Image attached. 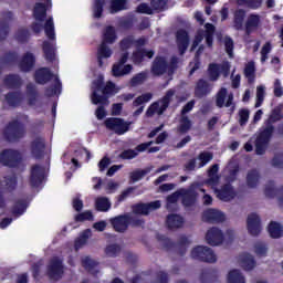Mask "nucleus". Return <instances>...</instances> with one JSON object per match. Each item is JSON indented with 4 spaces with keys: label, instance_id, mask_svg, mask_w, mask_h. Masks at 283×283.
I'll list each match as a JSON object with an SVG mask.
<instances>
[{
    "label": "nucleus",
    "instance_id": "obj_1",
    "mask_svg": "<svg viewBox=\"0 0 283 283\" xmlns=\"http://www.w3.org/2000/svg\"><path fill=\"white\" fill-rule=\"evenodd\" d=\"M95 90L91 95L93 105H109V96L114 95L116 84L109 81L105 84L103 78H98L94 82Z\"/></svg>",
    "mask_w": 283,
    "mask_h": 283
},
{
    "label": "nucleus",
    "instance_id": "obj_2",
    "mask_svg": "<svg viewBox=\"0 0 283 283\" xmlns=\"http://www.w3.org/2000/svg\"><path fill=\"white\" fill-rule=\"evenodd\" d=\"M3 136L7 143H19L21 138H25V125L19 119H13L4 127Z\"/></svg>",
    "mask_w": 283,
    "mask_h": 283
},
{
    "label": "nucleus",
    "instance_id": "obj_3",
    "mask_svg": "<svg viewBox=\"0 0 283 283\" xmlns=\"http://www.w3.org/2000/svg\"><path fill=\"white\" fill-rule=\"evenodd\" d=\"M158 240L159 242H161V247H164L166 251H174L177 249V253L181 258L182 255H185V253H187V247H189V239L186 235H181L177 243L165 235H160Z\"/></svg>",
    "mask_w": 283,
    "mask_h": 283
},
{
    "label": "nucleus",
    "instance_id": "obj_4",
    "mask_svg": "<svg viewBox=\"0 0 283 283\" xmlns=\"http://www.w3.org/2000/svg\"><path fill=\"white\" fill-rule=\"evenodd\" d=\"M23 161V155L21 151L8 148L1 151L0 163L3 167H10L11 169H17Z\"/></svg>",
    "mask_w": 283,
    "mask_h": 283
},
{
    "label": "nucleus",
    "instance_id": "obj_5",
    "mask_svg": "<svg viewBox=\"0 0 283 283\" xmlns=\"http://www.w3.org/2000/svg\"><path fill=\"white\" fill-rule=\"evenodd\" d=\"M65 274V265H63V259L59 256H53L46 266V275L49 280L53 282H59L63 280V275Z\"/></svg>",
    "mask_w": 283,
    "mask_h": 283
},
{
    "label": "nucleus",
    "instance_id": "obj_6",
    "mask_svg": "<svg viewBox=\"0 0 283 283\" xmlns=\"http://www.w3.org/2000/svg\"><path fill=\"white\" fill-rule=\"evenodd\" d=\"M191 259L199 260V262H207L208 264H214L218 262L216 252L207 245H197L191 250Z\"/></svg>",
    "mask_w": 283,
    "mask_h": 283
},
{
    "label": "nucleus",
    "instance_id": "obj_7",
    "mask_svg": "<svg viewBox=\"0 0 283 283\" xmlns=\"http://www.w3.org/2000/svg\"><path fill=\"white\" fill-rule=\"evenodd\" d=\"M104 125L109 132H114L117 136H123L129 132L132 123L125 122L120 117H108L105 119Z\"/></svg>",
    "mask_w": 283,
    "mask_h": 283
},
{
    "label": "nucleus",
    "instance_id": "obj_8",
    "mask_svg": "<svg viewBox=\"0 0 283 283\" xmlns=\"http://www.w3.org/2000/svg\"><path fill=\"white\" fill-rule=\"evenodd\" d=\"M45 180V168L39 164H34L30 170L29 185L31 189H39Z\"/></svg>",
    "mask_w": 283,
    "mask_h": 283
},
{
    "label": "nucleus",
    "instance_id": "obj_9",
    "mask_svg": "<svg viewBox=\"0 0 283 283\" xmlns=\"http://www.w3.org/2000/svg\"><path fill=\"white\" fill-rule=\"evenodd\" d=\"M30 151L34 160H43L45 158V139L43 137H36L30 144Z\"/></svg>",
    "mask_w": 283,
    "mask_h": 283
},
{
    "label": "nucleus",
    "instance_id": "obj_10",
    "mask_svg": "<svg viewBox=\"0 0 283 283\" xmlns=\"http://www.w3.org/2000/svg\"><path fill=\"white\" fill-rule=\"evenodd\" d=\"M211 92H213V84H211L209 81L199 78L195 83V98H207Z\"/></svg>",
    "mask_w": 283,
    "mask_h": 283
},
{
    "label": "nucleus",
    "instance_id": "obj_11",
    "mask_svg": "<svg viewBox=\"0 0 283 283\" xmlns=\"http://www.w3.org/2000/svg\"><path fill=\"white\" fill-rule=\"evenodd\" d=\"M214 193H217V198L222 202H231V200H235L238 196V192L229 182L221 186L220 189H216Z\"/></svg>",
    "mask_w": 283,
    "mask_h": 283
},
{
    "label": "nucleus",
    "instance_id": "obj_12",
    "mask_svg": "<svg viewBox=\"0 0 283 283\" xmlns=\"http://www.w3.org/2000/svg\"><path fill=\"white\" fill-rule=\"evenodd\" d=\"M161 205L160 201H153L148 203H136L132 207L133 213L136 216H149L151 211H156V209H160Z\"/></svg>",
    "mask_w": 283,
    "mask_h": 283
},
{
    "label": "nucleus",
    "instance_id": "obj_13",
    "mask_svg": "<svg viewBox=\"0 0 283 283\" xmlns=\"http://www.w3.org/2000/svg\"><path fill=\"white\" fill-rule=\"evenodd\" d=\"M169 63L165 56H156L153 61L150 72L153 76H163L164 74H168Z\"/></svg>",
    "mask_w": 283,
    "mask_h": 283
},
{
    "label": "nucleus",
    "instance_id": "obj_14",
    "mask_svg": "<svg viewBox=\"0 0 283 283\" xmlns=\"http://www.w3.org/2000/svg\"><path fill=\"white\" fill-rule=\"evenodd\" d=\"M247 224H248V232L250 233V235H253L255 238L260 235V233H262V221L260 219V216H258V213L252 212L251 214H249Z\"/></svg>",
    "mask_w": 283,
    "mask_h": 283
},
{
    "label": "nucleus",
    "instance_id": "obj_15",
    "mask_svg": "<svg viewBox=\"0 0 283 283\" xmlns=\"http://www.w3.org/2000/svg\"><path fill=\"white\" fill-rule=\"evenodd\" d=\"M227 101V102H226ZM226 102V104H224ZM216 105L220 109L222 107H231V112H235V104H233V94H230L227 99V88L222 87L216 95Z\"/></svg>",
    "mask_w": 283,
    "mask_h": 283
},
{
    "label": "nucleus",
    "instance_id": "obj_16",
    "mask_svg": "<svg viewBox=\"0 0 283 283\" xmlns=\"http://www.w3.org/2000/svg\"><path fill=\"white\" fill-rule=\"evenodd\" d=\"M129 214H119L111 219V224L116 233H125L129 229Z\"/></svg>",
    "mask_w": 283,
    "mask_h": 283
},
{
    "label": "nucleus",
    "instance_id": "obj_17",
    "mask_svg": "<svg viewBox=\"0 0 283 283\" xmlns=\"http://www.w3.org/2000/svg\"><path fill=\"white\" fill-rule=\"evenodd\" d=\"M206 241L208 244H210V247H219V244L224 242V233H222V230L219 228L212 227L206 233Z\"/></svg>",
    "mask_w": 283,
    "mask_h": 283
},
{
    "label": "nucleus",
    "instance_id": "obj_18",
    "mask_svg": "<svg viewBox=\"0 0 283 283\" xmlns=\"http://www.w3.org/2000/svg\"><path fill=\"white\" fill-rule=\"evenodd\" d=\"M264 195L266 198H277L280 207H283V186L275 188V181L270 180L265 186Z\"/></svg>",
    "mask_w": 283,
    "mask_h": 283
},
{
    "label": "nucleus",
    "instance_id": "obj_19",
    "mask_svg": "<svg viewBox=\"0 0 283 283\" xmlns=\"http://www.w3.org/2000/svg\"><path fill=\"white\" fill-rule=\"evenodd\" d=\"M202 220H205V222H209L210 224H218L220 222H224L226 217L222 211L210 208L203 212Z\"/></svg>",
    "mask_w": 283,
    "mask_h": 283
},
{
    "label": "nucleus",
    "instance_id": "obj_20",
    "mask_svg": "<svg viewBox=\"0 0 283 283\" xmlns=\"http://www.w3.org/2000/svg\"><path fill=\"white\" fill-rule=\"evenodd\" d=\"M48 6L52 8V0H46V4L42 2H36L33 8V18L35 21L43 23L48 19Z\"/></svg>",
    "mask_w": 283,
    "mask_h": 283
},
{
    "label": "nucleus",
    "instance_id": "obj_21",
    "mask_svg": "<svg viewBox=\"0 0 283 283\" xmlns=\"http://www.w3.org/2000/svg\"><path fill=\"white\" fill-rule=\"evenodd\" d=\"M260 25H262V17L258 13H250L245 21L247 36H250V34H253L255 30H259Z\"/></svg>",
    "mask_w": 283,
    "mask_h": 283
},
{
    "label": "nucleus",
    "instance_id": "obj_22",
    "mask_svg": "<svg viewBox=\"0 0 283 283\" xmlns=\"http://www.w3.org/2000/svg\"><path fill=\"white\" fill-rule=\"evenodd\" d=\"M54 78V73L49 67L38 69L34 73V81L38 85H46Z\"/></svg>",
    "mask_w": 283,
    "mask_h": 283
},
{
    "label": "nucleus",
    "instance_id": "obj_23",
    "mask_svg": "<svg viewBox=\"0 0 283 283\" xmlns=\"http://www.w3.org/2000/svg\"><path fill=\"white\" fill-rule=\"evenodd\" d=\"M177 39V48L179 50V54H185L187 52V48H189V33L185 29H180L176 33Z\"/></svg>",
    "mask_w": 283,
    "mask_h": 283
},
{
    "label": "nucleus",
    "instance_id": "obj_24",
    "mask_svg": "<svg viewBox=\"0 0 283 283\" xmlns=\"http://www.w3.org/2000/svg\"><path fill=\"white\" fill-rule=\"evenodd\" d=\"M154 54L156 52L154 50H147V49H137L132 54V61L134 65H140L143 61L146 59H154Z\"/></svg>",
    "mask_w": 283,
    "mask_h": 283
},
{
    "label": "nucleus",
    "instance_id": "obj_25",
    "mask_svg": "<svg viewBox=\"0 0 283 283\" xmlns=\"http://www.w3.org/2000/svg\"><path fill=\"white\" fill-rule=\"evenodd\" d=\"M34 63H36V57H34V54H32L31 52H27L22 56L19 63V67L21 72H32V70L34 69Z\"/></svg>",
    "mask_w": 283,
    "mask_h": 283
},
{
    "label": "nucleus",
    "instance_id": "obj_26",
    "mask_svg": "<svg viewBox=\"0 0 283 283\" xmlns=\"http://www.w3.org/2000/svg\"><path fill=\"white\" fill-rule=\"evenodd\" d=\"M184 224L185 218H182L180 214L171 213L166 218V227L170 231H174V229H182Z\"/></svg>",
    "mask_w": 283,
    "mask_h": 283
},
{
    "label": "nucleus",
    "instance_id": "obj_27",
    "mask_svg": "<svg viewBox=\"0 0 283 283\" xmlns=\"http://www.w3.org/2000/svg\"><path fill=\"white\" fill-rule=\"evenodd\" d=\"M42 52L45 61L49 63H54V61H56V48L52 42L44 40L42 43Z\"/></svg>",
    "mask_w": 283,
    "mask_h": 283
},
{
    "label": "nucleus",
    "instance_id": "obj_28",
    "mask_svg": "<svg viewBox=\"0 0 283 283\" xmlns=\"http://www.w3.org/2000/svg\"><path fill=\"white\" fill-rule=\"evenodd\" d=\"M197 200H198V192L195 189L189 188L181 192V203L184 205V207H193Z\"/></svg>",
    "mask_w": 283,
    "mask_h": 283
},
{
    "label": "nucleus",
    "instance_id": "obj_29",
    "mask_svg": "<svg viewBox=\"0 0 283 283\" xmlns=\"http://www.w3.org/2000/svg\"><path fill=\"white\" fill-rule=\"evenodd\" d=\"M218 277H220V273L218 270L213 268L203 269L200 274L201 283H216L218 282Z\"/></svg>",
    "mask_w": 283,
    "mask_h": 283
},
{
    "label": "nucleus",
    "instance_id": "obj_30",
    "mask_svg": "<svg viewBox=\"0 0 283 283\" xmlns=\"http://www.w3.org/2000/svg\"><path fill=\"white\" fill-rule=\"evenodd\" d=\"M3 83L8 90H21L23 80L19 74H9L4 77Z\"/></svg>",
    "mask_w": 283,
    "mask_h": 283
},
{
    "label": "nucleus",
    "instance_id": "obj_31",
    "mask_svg": "<svg viewBox=\"0 0 283 283\" xmlns=\"http://www.w3.org/2000/svg\"><path fill=\"white\" fill-rule=\"evenodd\" d=\"M25 211H28V201L25 199H18L11 208V216L13 218H21Z\"/></svg>",
    "mask_w": 283,
    "mask_h": 283
},
{
    "label": "nucleus",
    "instance_id": "obj_32",
    "mask_svg": "<svg viewBox=\"0 0 283 283\" xmlns=\"http://www.w3.org/2000/svg\"><path fill=\"white\" fill-rule=\"evenodd\" d=\"M275 132V126L273 124L268 123L266 126L259 133L256 140H261L263 143H271V138H273V133Z\"/></svg>",
    "mask_w": 283,
    "mask_h": 283
},
{
    "label": "nucleus",
    "instance_id": "obj_33",
    "mask_svg": "<svg viewBox=\"0 0 283 283\" xmlns=\"http://www.w3.org/2000/svg\"><path fill=\"white\" fill-rule=\"evenodd\" d=\"M4 101L9 105V107H19L21 105V92H9L4 95Z\"/></svg>",
    "mask_w": 283,
    "mask_h": 283
},
{
    "label": "nucleus",
    "instance_id": "obj_34",
    "mask_svg": "<svg viewBox=\"0 0 283 283\" xmlns=\"http://www.w3.org/2000/svg\"><path fill=\"white\" fill-rule=\"evenodd\" d=\"M0 63L1 65H17L19 63V53L14 51H9L6 52L1 57H0Z\"/></svg>",
    "mask_w": 283,
    "mask_h": 283
},
{
    "label": "nucleus",
    "instance_id": "obj_35",
    "mask_svg": "<svg viewBox=\"0 0 283 283\" xmlns=\"http://www.w3.org/2000/svg\"><path fill=\"white\" fill-rule=\"evenodd\" d=\"M82 266L91 273V275H98V270H96V266H98V261L92 260L90 256H85L82 259Z\"/></svg>",
    "mask_w": 283,
    "mask_h": 283
},
{
    "label": "nucleus",
    "instance_id": "obj_36",
    "mask_svg": "<svg viewBox=\"0 0 283 283\" xmlns=\"http://www.w3.org/2000/svg\"><path fill=\"white\" fill-rule=\"evenodd\" d=\"M116 39H118V36L116 35V29L113 25L106 27L103 33L102 43H108L109 45H112L116 42Z\"/></svg>",
    "mask_w": 283,
    "mask_h": 283
},
{
    "label": "nucleus",
    "instance_id": "obj_37",
    "mask_svg": "<svg viewBox=\"0 0 283 283\" xmlns=\"http://www.w3.org/2000/svg\"><path fill=\"white\" fill-rule=\"evenodd\" d=\"M62 90L63 84L61 83V80H59V77H55V84L44 90V96H46V98H52V96L61 94Z\"/></svg>",
    "mask_w": 283,
    "mask_h": 283
},
{
    "label": "nucleus",
    "instance_id": "obj_38",
    "mask_svg": "<svg viewBox=\"0 0 283 283\" xmlns=\"http://www.w3.org/2000/svg\"><path fill=\"white\" fill-rule=\"evenodd\" d=\"M260 184V171L258 169H251L247 175V186L249 189H255Z\"/></svg>",
    "mask_w": 283,
    "mask_h": 283
},
{
    "label": "nucleus",
    "instance_id": "obj_39",
    "mask_svg": "<svg viewBox=\"0 0 283 283\" xmlns=\"http://www.w3.org/2000/svg\"><path fill=\"white\" fill-rule=\"evenodd\" d=\"M220 170V166L218 164H213L208 169V179L207 185H218L220 182V177L218 176V171Z\"/></svg>",
    "mask_w": 283,
    "mask_h": 283
},
{
    "label": "nucleus",
    "instance_id": "obj_40",
    "mask_svg": "<svg viewBox=\"0 0 283 283\" xmlns=\"http://www.w3.org/2000/svg\"><path fill=\"white\" fill-rule=\"evenodd\" d=\"M268 231L270 233V238L277 240L283 235L282 224L277 223V221H271L268 227Z\"/></svg>",
    "mask_w": 283,
    "mask_h": 283
},
{
    "label": "nucleus",
    "instance_id": "obj_41",
    "mask_svg": "<svg viewBox=\"0 0 283 283\" xmlns=\"http://www.w3.org/2000/svg\"><path fill=\"white\" fill-rule=\"evenodd\" d=\"M244 19H247V11L244 9H238L234 11L233 25L237 30H242L244 25Z\"/></svg>",
    "mask_w": 283,
    "mask_h": 283
},
{
    "label": "nucleus",
    "instance_id": "obj_42",
    "mask_svg": "<svg viewBox=\"0 0 283 283\" xmlns=\"http://www.w3.org/2000/svg\"><path fill=\"white\" fill-rule=\"evenodd\" d=\"M95 209L96 211H101L102 213H106L109 209H112V202L107 197H98L95 200Z\"/></svg>",
    "mask_w": 283,
    "mask_h": 283
},
{
    "label": "nucleus",
    "instance_id": "obj_43",
    "mask_svg": "<svg viewBox=\"0 0 283 283\" xmlns=\"http://www.w3.org/2000/svg\"><path fill=\"white\" fill-rule=\"evenodd\" d=\"M27 96L29 105H36L39 98V91H36V85L29 83L27 84Z\"/></svg>",
    "mask_w": 283,
    "mask_h": 283
},
{
    "label": "nucleus",
    "instance_id": "obj_44",
    "mask_svg": "<svg viewBox=\"0 0 283 283\" xmlns=\"http://www.w3.org/2000/svg\"><path fill=\"white\" fill-rule=\"evenodd\" d=\"M174 94H176V91L171 88L166 92L165 96L160 99L161 105L159 106L158 114L167 112V108L171 103V97L174 96Z\"/></svg>",
    "mask_w": 283,
    "mask_h": 283
},
{
    "label": "nucleus",
    "instance_id": "obj_45",
    "mask_svg": "<svg viewBox=\"0 0 283 283\" xmlns=\"http://www.w3.org/2000/svg\"><path fill=\"white\" fill-rule=\"evenodd\" d=\"M44 32L49 41H56V32L54 31V19L49 18L45 21Z\"/></svg>",
    "mask_w": 283,
    "mask_h": 283
},
{
    "label": "nucleus",
    "instance_id": "obj_46",
    "mask_svg": "<svg viewBox=\"0 0 283 283\" xmlns=\"http://www.w3.org/2000/svg\"><path fill=\"white\" fill-rule=\"evenodd\" d=\"M241 266L244 271H253L255 269V259L251 254H243L241 256Z\"/></svg>",
    "mask_w": 283,
    "mask_h": 283
},
{
    "label": "nucleus",
    "instance_id": "obj_47",
    "mask_svg": "<svg viewBox=\"0 0 283 283\" xmlns=\"http://www.w3.org/2000/svg\"><path fill=\"white\" fill-rule=\"evenodd\" d=\"M228 283H247L244 275L240 270L234 269L228 273Z\"/></svg>",
    "mask_w": 283,
    "mask_h": 283
},
{
    "label": "nucleus",
    "instance_id": "obj_48",
    "mask_svg": "<svg viewBox=\"0 0 283 283\" xmlns=\"http://www.w3.org/2000/svg\"><path fill=\"white\" fill-rule=\"evenodd\" d=\"M244 76L248 78L249 85H253V83H255V64L253 62L245 65Z\"/></svg>",
    "mask_w": 283,
    "mask_h": 283
},
{
    "label": "nucleus",
    "instance_id": "obj_49",
    "mask_svg": "<svg viewBox=\"0 0 283 283\" xmlns=\"http://www.w3.org/2000/svg\"><path fill=\"white\" fill-rule=\"evenodd\" d=\"M120 251H123L120 244L112 243L105 248V255H107V258H118V255H120Z\"/></svg>",
    "mask_w": 283,
    "mask_h": 283
},
{
    "label": "nucleus",
    "instance_id": "obj_50",
    "mask_svg": "<svg viewBox=\"0 0 283 283\" xmlns=\"http://www.w3.org/2000/svg\"><path fill=\"white\" fill-rule=\"evenodd\" d=\"M220 64L218 63H210L208 66V76L209 80L212 82L218 81L220 78Z\"/></svg>",
    "mask_w": 283,
    "mask_h": 283
},
{
    "label": "nucleus",
    "instance_id": "obj_51",
    "mask_svg": "<svg viewBox=\"0 0 283 283\" xmlns=\"http://www.w3.org/2000/svg\"><path fill=\"white\" fill-rule=\"evenodd\" d=\"M147 174H151V167H147L145 169H138L130 172L132 182H138V180H143Z\"/></svg>",
    "mask_w": 283,
    "mask_h": 283
},
{
    "label": "nucleus",
    "instance_id": "obj_52",
    "mask_svg": "<svg viewBox=\"0 0 283 283\" xmlns=\"http://www.w3.org/2000/svg\"><path fill=\"white\" fill-rule=\"evenodd\" d=\"M238 6H244L250 10H258L262 8V0H239Z\"/></svg>",
    "mask_w": 283,
    "mask_h": 283
},
{
    "label": "nucleus",
    "instance_id": "obj_53",
    "mask_svg": "<svg viewBox=\"0 0 283 283\" xmlns=\"http://www.w3.org/2000/svg\"><path fill=\"white\" fill-rule=\"evenodd\" d=\"M125 6H127V0H111L112 14H116V12H120V10H125Z\"/></svg>",
    "mask_w": 283,
    "mask_h": 283
},
{
    "label": "nucleus",
    "instance_id": "obj_54",
    "mask_svg": "<svg viewBox=\"0 0 283 283\" xmlns=\"http://www.w3.org/2000/svg\"><path fill=\"white\" fill-rule=\"evenodd\" d=\"M154 98V94L151 93H144L140 96L136 97L133 102V107H140L144 103H149Z\"/></svg>",
    "mask_w": 283,
    "mask_h": 283
},
{
    "label": "nucleus",
    "instance_id": "obj_55",
    "mask_svg": "<svg viewBox=\"0 0 283 283\" xmlns=\"http://www.w3.org/2000/svg\"><path fill=\"white\" fill-rule=\"evenodd\" d=\"M145 81H147V72H140L133 76L129 83L132 87H137V85H143Z\"/></svg>",
    "mask_w": 283,
    "mask_h": 283
},
{
    "label": "nucleus",
    "instance_id": "obj_56",
    "mask_svg": "<svg viewBox=\"0 0 283 283\" xmlns=\"http://www.w3.org/2000/svg\"><path fill=\"white\" fill-rule=\"evenodd\" d=\"M97 56L102 59H109L112 56V49L107 46V43L102 42L97 49Z\"/></svg>",
    "mask_w": 283,
    "mask_h": 283
},
{
    "label": "nucleus",
    "instance_id": "obj_57",
    "mask_svg": "<svg viewBox=\"0 0 283 283\" xmlns=\"http://www.w3.org/2000/svg\"><path fill=\"white\" fill-rule=\"evenodd\" d=\"M105 7V0H95L93 6V14L95 19L103 17V8Z\"/></svg>",
    "mask_w": 283,
    "mask_h": 283
},
{
    "label": "nucleus",
    "instance_id": "obj_58",
    "mask_svg": "<svg viewBox=\"0 0 283 283\" xmlns=\"http://www.w3.org/2000/svg\"><path fill=\"white\" fill-rule=\"evenodd\" d=\"M18 43H28L30 41V31L28 29H19L15 33Z\"/></svg>",
    "mask_w": 283,
    "mask_h": 283
},
{
    "label": "nucleus",
    "instance_id": "obj_59",
    "mask_svg": "<svg viewBox=\"0 0 283 283\" xmlns=\"http://www.w3.org/2000/svg\"><path fill=\"white\" fill-rule=\"evenodd\" d=\"M4 188L9 191V193H12L17 189V185H19V180L17 177H6L4 179Z\"/></svg>",
    "mask_w": 283,
    "mask_h": 283
},
{
    "label": "nucleus",
    "instance_id": "obj_60",
    "mask_svg": "<svg viewBox=\"0 0 283 283\" xmlns=\"http://www.w3.org/2000/svg\"><path fill=\"white\" fill-rule=\"evenodd\" d=\"M198 160H200L199 168H202L205 165L213 160V153L201 151L198 156Z\"/></svg>",
    "mask_w": 283,
    "mask_h": 283
},
{
    "label": "nucleus",
    "instance_id": "obj_61",
    "mask_svg": "<svg viewBox=\"0 0 283 283\" xmlns=\"http://www.w3.org/2000/svg\"><path fill=\"white\" fill-rule=\"evenodd\" d=\"M10 34V23L8 21H0V41H6Z\"/></svg>",
    "mask_w": 283,
    "mask_h": 283
},
{
    "label": "nucleus",
    "instance_id": "obj_62",
    "mask_svg": "<svg viewBox=\"0 0 283 283\" xmlns=\"http://www.w3.org/2000/svg\"><path fill=\"white\" fill-rule=\"evenodd\" d=\"M191 129V119H189L188 116L181 117L180 125H179V132L180 134H187Z\"/></svg>",
    "mask_w": 283,
    "mask_h": 283
},
{
    "label": "nucleus",
    "instance_id": "obj_63",
    "mask_svg": "<svg viewBox=\"0 0 283 283\" xmlns=\"http://www.w3.org/2000/svg\"><path fill=\"white\" fill-rule=\"evenodd\" d=\"M132 45H134V38L132 35L124 38L119 42V48H120L122 52H127L129 50V48H132Z\"/></svg>",
    "mask_w": 283,
    "mask_h": 283
},
{
    "label": "nucleus",
    "instance_id": "obj_64",
    "mask_svg": "<svg viewBox=\"0 0 283 283\" xmlns=\"http://www.w3.org/2000/svg\"><path fill=\"white\" fill-rule=\"evenodd\" d=\"M224 48L229 59H233L234 44H233V39H231V36L224 38Z\"/></svg>",
    "mask_w": 283,
    "mask_h": 283
}]
</instances>
